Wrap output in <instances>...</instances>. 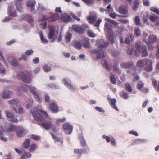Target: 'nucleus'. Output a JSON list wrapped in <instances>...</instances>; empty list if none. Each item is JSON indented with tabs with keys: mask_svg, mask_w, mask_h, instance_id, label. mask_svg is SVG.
I'll use <instances>...</instances> for the list:
<instances>
[{
	"mask_svg": "<svg viewBox=\"0 0 159 159\" xmlns=\"http://www.w3.org/2000/svg\"><path fill=\"white\" fill-rule=\"evenodd\" d=\"M39 111L42 114L43 116L39 114L37 111V109L34 108L33 110H30V114H31L34 119L38 121H42L45 118H47L48 115L46 111L42 110V107L41 106L37 107Z\"/></svg>",
	"mask_w": 159,
	"mask_h": 159,
	"instance_id": "1",
	"label": "nucleus"
},
{
	"mask_svg": "<svg viewBox=\"0 0 159 159\" xmlns=\"http://www.w3.org/2000/svg\"><path fill=\"white\" fill-rule=\"evenodd\" d=\"M135 47L136 49L135 51V54L136 56L137 57L140 55L143 57L147 56L148 55L146 48L145 46H141V42L138 41L136 42Z\"/></svg>",
	"mask_w": 159,
	"mask_h": 159,
	"instance_id": "2",
	"label": "nucleus"
},
{
	"mask_svg": "<svg viewBox=\"0 0 159 159\" xmlns=\"http://www.w3.org/2000/svg\"><path fill=\"white\" fill-rule=\"evenodd\" d=\"M18 100L17 98H15L8 101V103L11 105H13V109L17 113L23 114L24 113L22 107L18 105Z\"/></svg>",
	"mask_w": 159,
	"mask_h": 159,
	"instance_id": "3",
	"label": "nucleus"
},
{
	"mask_svg": "<svg viewBox=\"0 0 159 159\" xmlns=\"http://www.w3.org/2000/svg\"><path fill=\"white\" fill-rule=\"evenodd\" d=\"M104 30L106 35L109 38V41L111 44H113L114 43V40L111 26L110 24L106 23L105 24Z\"/></svg>",
	"mask_w": 159,
	"mask_h": 159,
	"instance_id": "4",
	"label": "nucleus"
},
{
	"mask_svg": "<svg viewBox=\"0 0 159 159\" xmlns=\"http://www.w3.org/2000/svg\"><path fill=\"white\" fill-rule=\"evenodd\" d=\"M18 76L20 77L22 81L26 83H30L32 80V73L30 71L27 72V74L21 72L17 74Z\"/></svg>",
	"mask_w": 159,
	"mask_h": 159,
	"instance_id": "5",
	"label": "nucleus"
},
{
	"mask_svg": "<svg viewBox=\"0 0 159 159\" xmlns=\"http://www.w3.org/2000/svg\"><path fill=\"white\" fill-rule=\"evenodd\" d=\"M29 89L30 92L32 93L34 95L35 99L38 102H41L42 101V100L40 99L39 96L38 95L36 92L37 89L35 87L29 85H26Z\"/></svg>",
	"mask_w": 159,
	"mask_h": 159,
	"instance_id": "6",
	"label": "nucleus"
},
{
	"mask_svg": "<svg viewBox=\"0 0 159 159\" xmlns=\"http://www.w3.org/2000/svg\"><path fill=\"white\" fill-rule=\"evenodd\" d=\"M48 109L53 113H57L59 111L58 107L57 104L56 102L54 100H52L49 102Z\"/></svg>",
	"mask_w": 159,
	"mask_h": 159,
	"instance_id": "7",
	"label": "nucleus"
},
{
	"mask_svg": "<svg viewBox=\"0 0 159 159\" xmlns=\"http://www.w3.org/2000/svg\"><path fill=\"white\" fill-rule=\"evenodd\" d=\"M120 66L121 68H131V70H133V71H136V67L135 66L133 62L131 61L122 63L120 64Z\"/></svg>",
	"mask_w": 159,
	"mask_h": 159,
	"instance_id": "8",
	"label": "nucleus"
},
{
	"mask_svg": "<svg viewBox=\"0 0 159 159\" xmlns=\"http://www.w3.org/2000/svg\"><path fill=\"white\" fill-rule=\"evenodd\" d=\"M119 12L121 14L124 15H117V16L119 17H127L128 16V10L127 8L125 6H120L118 8Z\"/></svg>",
	"mask_w": 159,
	"mask_h": 159,
	"instance_id": "9",
	"label": "nucleus"
},
{
	"mask_svg": "<svg viewBox=\"0 0 159 159\" xmlns=\"http://www.w3.org/2000/svg\"><path fill=\"white\" fill-rule=\"evenodd\" d=\"M27 131L21 126H17L16 131L17 136L19 137L24 136L27 133Z\"/></svg>",
	"mask_w": 159,
	"mask_h": 159,
	"instance_id": "10",
	"label": "nucleus"
},
{
	"mask_svg": "<svg viewBox=\"0 0 159 159\" xmlns=\"http://www.w3.org/2000/svg\"><path fill=\"white\" fill-rule=\"evenodd\" d=\"M61 20L65 23L71 22L72 20L71 16L67 13L62 14L61 17Z\"/></svg>",
	"mask_w": 159,
	"mask_h": 159,
	"instance_id": "11",
	"label": "nucleus"
},
{
	"mask_svg": "<svg viewBox=\"0 0 159 159\" xmlns=\"http://www.w3.org/2000/svg\"><path fill=\"white\" fill-rule=\"evenodd\" d=\"M91 52L92 53L97 54V58L98 59L104 58L106 57L104 51L102 50L94 49L92 50Z\"/></svg>",
	"mask_w": 159,
	"mask_h": 159,
	"instance_id": "12",
	"label": "nucleus"
},
{
	"mask_svg": "<svg viewBox=\"0 0 159 159\" xmlns=\"http://www.w3.org/2000/svg\"><path fill=\"white\" fill-rule=\"evenodd\" d=\"M107 99L111 107L116 111H118V109L116 105V99L115 98L111 99L109 95H107Z\"/></svg>",
	"mask_w": 159,
	"mask_h": 159,
	"instance_id": "13",
	"label": "nucleus"
},
{
	"mask_svg": "<svg viewBox=\"0 0 159 159\" xmlns=\"http://www.w3.org/2000/svg\"><path fill=\"white\" fill-rule=\"evenodd\" d=\"M6 114L7 117L8 118V120L12 122L17 123L18 121V120L16 118L13 114L11 112L7 111H6Z\"/></svg>",
	"mask_w": 159,
	"mask_h": 159,
	"instance_id": "14",
	"label": "nucleus"
},
{
	"mask_svg": "<svg viewBox=\"0 0 159 159\" xmlns=\"http://www.w3.org/2000/svg\"><path fill=\"white\" fill-rule=\"evenodd\" d=\"M20 19L21 20H26L30 23H32L33 21V18L32 16L28 14L21 15Z\"/></svg>",
	"mask_w": 159,
	"mask_h": 159,
	"instance_id": "15",
	"label": "nucleus"
},
{
	"mask_svg": "<svg viewBox=\"0 0 159 159\" xmlns=\"http://www.w3.org/2000/svg\"><path fill=\"white\" fill-rule=\"evenodd\" d=\"M63 128L65 130L67 131L66 133L68 134H70L73 130V126L72 125L67 123L63 125Z\"/></svg>",
	"mask_w": 159,
	"mask_h": 159,
	"instance_id": "16",
	"label": "nucleus"
},
{
	"mask_svg": "<svg viewBox=\"0 0 159 159\" xmlns=\"http://www.w3.org/2000/svg\"><path fill=\"white\" fill-rule=\"evenodd\" d=\"M72 28L74 31L77 32L80 34H81L84 33V29L80 26L77 25H73Z\"/></svg>",
	"mask_w": 159,
	"mask_h": 159,
	"instance_id": "17",
	"label": "nucleus"
},
{
	"mask_svg": "<svg viewBox=\"0 0 159 159\" xmlns=\"http://www.w3.org/2000/svg\"><path fill=\"white\" fill-rule=\"evenodd\" d=\"M52 123L51 121H46L39 125L43 127L45 129L49 130L52 126Z\"/></svg>",
	"mask_w": 159,
	"mask_h": 159,
	"instance_id": "18",
	"label": "nucleus"
},
{
	"mask_svg": "<svg viewBox=\"0 0 159 159\" xmlns=\"http://www.w3.org/2000/svg\"><path fill=\"white\" fill-rule=\"evenodd\" d=\"M145 70L147 72H150L152 70V62L151 60L147 59L145 60Z\"/></svg>",
	"mask_w": 159,
	"mask_h": 159,
	"instance_id": "19",
	"label": "nucleus"
},
{
	"mask_svg": "<svg viewBox=\"0 0 159 159\" xmlns=\"http://www.w3.org/2000/svg\"><path fill=\"white\" fill-rule=\"evenodd\" d=\"M68 79L64 78L63 79L62 82L64 84L67 86L68 89L72 91L74 89L73 86L71 84V82L68 80Z\"/></svg>",
	"mask_w": 159,
	"mask_h": 159,
	"instance_id": "20",
	"label": "nucleus"
},
{
	"mask_svg": "<svg viewBox=\"0 0 159 159\" xmlns=\"http://www.w3.org/2000/svg\"><path fill=\"white\" fill-rule=\"evenodd\" d=\"M9 15L12 17H16L17 16V14L15 10L14 7L13 6H10L8 10Z\"/></svg>",
	"mask_w": 159,
	"mask_h": 159,
	"instance_id": "21",
	"label": "nucleus"
},
{
	"mask_svg": "<svg viewBox=\"0 0 159 159\" xmlns=\"http://www.w3.org/2000/svg\"><path fill=\"white\" fill-rule=\"evenodd\" d=\"M50 31L48 34V38L50 39H52L55 34V29L53 25L49 26Z\"/></svg>",
	"mask_w": 159,
	"mask_h": 159,
	"instance_id": "22",
	"label": "nucleus"
},
{
	"mask_svg": "<svg viewBox=\"0 0 159 159\" xmlns=\"http://www.w3.org/2000/svg\"><path fill=\"white\" fill-rule=\"evenodd\" d=\"M97 44L98 45V47L101 48H106L108 44L103 39H101L99 42L98 41Z\"/></svg>",
	"mask_w": 159,
	"mask_h": 159,
	"instance_id": "23",
	"label": "nucleus"
},
{
	"mask_svg": "<svg viewBox=\"0 0 159 159\" xmlns=\"http://www.w3.org/2000/svg\"><path fill=\"white\" fill-rule=\"evenodd\" d=\"M157 37L155 35H152L150 36L148 40L147 41L146 39H143V40L148 44H149L151 43H153L156 41L157 40Z\"/></svg>",
	"mask_w": 159,
	"mask_h": 159,
	"instance_id": "24",
	"label": "nucleus"
},
{
	"mask_svg": "<svg viewBox=\"0 0 159 159\" xmlns=\"http://www.w3.org/2000/svg\"><path fill=\"white\" fill-rule=\"evenodd\" d=\"M97 18V16L96 14L93 15L88 16L87 17V19L89 20V22L93 24L96 20Z\"/></svg>",
	"mask_w": 159,
	"mask_h": 159,
	"instance_id": "25",
	"label": "nucleus"
},
{
	"mask_svg": "<svg viewBox=\"0 0 159 159\" xmlns=\"http://www.w3.org/2000/svg\"><path fill=\"white\" fill-rule=\"evenodd\" d=\"M59 16L58 14H52L49 17V22H54L59 19Z\"/></svg>",
	"mask_w": 159,
	"mask_h": 159,
	"instance_id": "26",
	"label": "nucleus"
},
{
	"mask_svg": "<svg viewBox=\"0 0 159 159\" xmlns=\"http://www.w3.org/2000/svg\"><path fill=\"white\" fill-rule=\"evenodd\" d=\"M82 43L83 44L84 47L85 48H89L90 46L89 43V39L86 38L81 41Z\"/></svg>",
	"mask_w": 159,
	"mask_h": 159,
	"instance_id": "27",
	"label": "nucleus"
},
{
	"mask_svg": "<svg viewBox=\"0 0 159 159\" xmlns=\"http://www.w3.org/2000/svg\"><path fill=\"white\" fill-rule=\"evenodd\" d=\"M11 93L10 92L9 90L8 89L5 90L2 95V98L4 99H9L10 98V95Z\"/></svg>",
	"mask_w": 159,
	"mask_h": 159,
	"instance_id": "28",
	"label": "nucleus"
},
{
	"mask_svg": "<svg viewBox=\"0 0 159 159\" xmlns=\"http://www.w3.org/2000/svg\"><path fill=\"white\" fill-rule=\"evenodd\" d=\"M149 18L151 21L152 22H157L159 20V17L156 14H153L150 16L149 17Z\"/></svg>",
	"mask_w": 159,
	"mask_h": 159,
	"instance_id": "29",
	"label": "nucleus"
},
{
	"mask_svg": "<svg viewBox=\"0 0 159 159\" xmlns=\"http://www.w3.org/2000/svg\"><path fill=\"white\" fill-rule=\"evenodd\" d=\"M72 45L76 49H80L81 48V44L80 42L78 41H75L72 42Z\"/></svg>",
	"mask_w": 159,
	"mask_h": 159,
	"instance_id": "30",
	"label": "nucleus"
},
{
	"mask_svg": "<svg viewBox=\"0 0 159 159\" xmlns=\"http://www.w3.org/2000/svg\"><path fill=\"white\" fill-rule=\"evenodd\" d=\"M30 141L28 139H26L22 144V147L25 148L27 149L30 146Z\"/></svg>",
	"mask_w": 159,
	"mask_h": 159,
	"instance_id": "31",
	"label": "nucleus"
},
{
	"mask_svg": "<svg viewBox=\"0 0 159 159\" xmlns=\"http://www.w3.org/2000/svg\"><path fill=\"white\" fill-rule=\"evenodd\" d=\"M17 126L12 124H10L7 128V131L9 132H11L13 131H16Z\"/></svg>",
	"mask_w": 159,
	"mask_h": 159,
	"instance_id": "32",
	"label": "nucleus"
},
{
	"mask_svg": "<svg viewBox=\"0 0 159 159\" xmlns=\"http://www.w3.org/2000/svg\"><path fill=\"white\" fill-rule=\"evenodd\" d=\"M31 154L29 152H25L23 155L22 156L20 159H27L30 158Z\"/></svg>",
	"mask_w": 159,
	"mask_h": 159,
	"instance_id": "33",
	"label": "nucleus"
},
{
	"mask_svg": "<svg viewBox=\"0 0 159 159\" xmlns=\"http://www.w3.org/2000/svg\"><path fill=\"white\" fill-rule=\"evenodd\" d=\"M118 64L117 62H114V63L113 64V71L114 72H118L120 73H121V71L119 70V68L117 67Z\"/></svg>",
	"mask_w": 159,
	"mask_h": 159,
	"instance_id": "34",
	"label": "nucleus"
},
{
	"mask_svg": "<svg viewBox=\"0 0 159 159\" xmlns=\"http://www.w3.org/2000/svg\"><path fill=\"white\" fill-rule=\"evenodd\" d=\"M72 34L69 31H68L65 35V39L66 43L69 42L70 41Z\"/></svg>",
	"mask_w": 159,
	"mask_h": 159,
	"instance_id": "35",
	"label": "nucleus"
},
{
	"mask_svg": "<svg viewBox=\"0 0 159 159\" xmlns=\"http://www.w3.org/2000/svg\"><path fill=\"white\" fill-rule=\"evenodd\" d=\"M102 65L105 68L108 70H110L111 69V66L108 64L107 61L105 60H103L102 62Z\"/></svg>",
	"mask_w": 159,
	"mask_h": 159,
	"instance_id": "36",
	"label": "nucleus"
},
{
	"mask_svg": "<svg viewBox=\"0 0 159 159\" xmlns=\"http://www.w3.org/2000/svg\"><path fill=\"white\" fill-rule=\"evenodd\" d=\"M144 62L145 61L144 60H139L137 63L136 66L138 67L142 68L144 66Z\"/></svg>",
	"mask_w": 159,
	"mask_h": 159,
	"instance_id": "37",
	"label": "nucleus"
},
{
	"mask_svg": "<svg viewBox=\"0 0 159 159\" xmlns=\"http://www.w3.org/2000/svg\"><path fill=\"white\" fill-rule=\"evenodd\" d=\"M111 75L110 76L111 82L113 84H115L116 83V80L114 75L112 73H110Z\"/></svg>",
	"mask_w": 159,
	"mask_h": 159,
	"instance_id": "38",
	"label": "nucleus"
},
{
	"mask_svg": "<svg viewBox=\"0 0 159 159\" xmlns=\"http://www.w3.org/2000/svg\"><path fill=\"white\" fill-rule=\"evenodd\" d=\"M35 5V2L34 0H30L29 1L27 4L28 7H31L32 9L34 7Z\"/></svg>",
	"mask_w": 159,
	"mask_h": 159,
	"instance_id": "39",
	"label": "nucleus"
},
{
	"mask_svg": "<svg viewBox=\"0 0 159 159\" xmlns=\"http://www.w3.org/2000/svg\"><path fill=\"white\" fill-rule=\"evenodd\" d=\"M22 3H20L18 2H16V6L18 11L20 12H22L23 9L22 7Z\"/></svg>",
	"mask_w": 159,
	"mask_h": 159,
	"instance_id": "40",
	"label": "nucleus"
},
{
	"mask_svg": "<svg viewBox=\"0 0 159 159\" xmlns=\"http://www.w3.org/2000/svg\"><path fill=\"white\" fill-rule=\"evenodd\" d=\"M38 148V145L35 143L31 144L30 145L29 150L30 152H32Z\"/></svg>",
	"mask_w": 159,
	"mask_h": 159,
	"instance_id": "41",
	"label": "nucleus"
},
{
	"mask_svg": "<svg viewBox=\"0 0 159 159\" xmlns=\"http://www.w3.org/2000/svg\"><path fill=\"white\" fill-rule=\"evenodd\" d=\"M43 70L46 72H48L50 71L51 70L50 66L48 64H45L43 67Z\"/></svg>",
	"mask_w": 159,
	"mask_h": 159,
	"instance_id": "42",
	"label": "nucleus"
},
{
	"mask_svg": "<svg viewBox=\"0 0 159 159\" xmlns=\"http://www.w3.org/2000/svg\"><path fill=\"white\" fill-rule=\"evenodd\" d=\"M120 95L121 97L123 98L124 99H127L129 98L128 93L124 91H122L120 92Z\"/></svg>",
	"mask_w": 159,
	"mask_h": 159,
	"instance_id": "43",
	"label": "nucleus"
},
{
	"mask_svg": "<svg viewBox=\"0 0 159 159\" xmlns=\"http://www.w3.org/2000/svg\"><path fill=\"white\" fill-rule=\"evenodd\" d=\"M125 89L129 92H132V89L130 84L128 83H126L125 84Z\"/></svg>",
	"mask_w": 159,
	"mask_h": 159,
	"instance_id": "44",
	"label": "nucleus"
},
{
	"mask_svg": "<svg viewBox=\"0 0 159 159\" xmlns=\"http://www.w3.org/2000/svg\"><path fill=\"white\" fill-rule=\"evenodd\" d=\"M27 85H25V86H22L19 87L18 88V90L19 91H23L24 92H26L27 91L28 89L27 87H28L26 86Z\"/></svg>",
	"mask_w": 159,
	"mask_h": 159,
	"instance_id": "45",
	"label": "nucleus"
},
{
	"mask_svg": "<svg viewBox=\"0 0 159 159\" xmlns=\"http://www.w3.org/2000/svg\"><path fill=\"white\" fill-rule=\"evenodd\" d=\"M134 50V47L133 46H130L129 48L127 49L126 52L128 55H131L132 54Z\"/></svg>",
	"mask_w": 159,
	"mask_h": 159,
	"instance_id": "46",
	"label": "nucleus"
},
{
	"mask_svg": "<svg viewBox=\"0 0 159 159\" xmlns=\"http://www.w3.org/2000/svg\"><path fill=\"white\" fill-rule=\"evenodd\" d=\"M139 4L138 0H135L134 1L133 5V9L134 11L136 10Z\"/></svg>",
	"mask_w": 159,
	"mask_h": 159,
	"instance_id": "47",
	"label": "nucleus"
},
{
	"mask_svg": "<svg viewBox=\"0 0 159 159\" xmlns=\"http://www.w3.org/2000/svg\"><path fill=\"white\" fill-rule=\"evenodd\" d=\"M47 22L46 21L41 22L39 25L40 27L42 29H45L47 28Z\"/></svg>",
	"mask_w": 159,
	"mask_h": 159,
	"instance_id": "48",
	"label": "nucleus"
},
{
	"mask_svg": "<svg viewBox=\"0 0 159 159\" xmlns=\"http://www.w3.org/2000/svg\"><path fill=\"white\" fill-rule=\"evenodd\" d=\"M140 19L139 16H136L134 20L135 23L137 25H139L140 24Z\"/></svg>",
	"mask_w": 159,
	"mask_h": 159,
	"instance_id": "49",
	"label": "nucleus"
},
{
	"mask_svg": "<svg viewBox=\"0 0 159 159\" xmlns=\"http://www.w3.org/2000/svg\"><path fill=\"white\" fill-rule=\"evenodd\" d=\"M84 151V150L82 149H75L74 150V152L76 154H81L83 153Z\"/></svg>",
	"mask_w": 159,
	"mask_h": 159,
	"instance_id": "50",
	"label": "nucleus"
},
{
	"mask_svg": "<svg viewBox=\"0 0 159 159\" xmlns=\"http://www.w3.org/2000/svg\"><path fill=\"white\" fill-rule=\"evenodd\" d=\"M42 16L43 17L42 19L39 20V21L47 20L49 22V17L44 15H43Z\"/></svg>",
	"mask_w": 159,
	"mask_h": 159,
	"instance_id": "51",
	"label": "nucleus"
},
{
	"mask_svg": "<svg viewBox=\"0 0 159 159\" xmlns=\"http://www.w3.org/2000/svg\"><path fill=\"white\" fill-rule=\"evenodd\" d=\"M134 34L136 36H138L140 35L141 33L139 31V29L138 28L135 29Z\"/></svg>",
	"mask_w": 159,
	"mask_h": 159,
	"instance_id": "52",
	"label": "nucleus"
},
{
	"mask_svg": "<svg viewBox=\"0 0 159 159\" xmlns=\"http://www.w3.org/2000/svg\"><path fill=\"white\" fill-rule=\"evenodd\" d=\"M30 137L34 140H38L40 139V137L39 136L33 134L31 135Z\"/></svg>",
	"mask_w": 159,
	"mask_h": 159,
	"instance_id": "53",
	"label": "nucleus"
},
{
	"mask_svg": "<svg viewBox=\"0 0 159 159\" xmlns=\"http://www.w3.org/2000/svg\"><path fill=\"white\" fill-rule=\"evenodd\" d=\"M143 85L144 84L141 81L139 82L138 83L137 86V89L140 90H142V89L143 87Z\"/></svg>",
	"mask_w": 159,
	"mask_h": 159,
	"instance_id": "54",
	"label": "nucleus"
},
{
	"mask_svg": "<svg viewBox=\"0 0 159 159\" xmlns=\"http://www.w3.org/2000/svg\"><path fill=\"white\" fill-rule=\"evenodd\" d=\"M40 37L41 40L44 43H47L48 42L47 40L44 38L43 33L42 32L40 33Z\"/></svg>",
	"mask_w": 159,
	"mask_h": 159,
	"instance_id": "55",
	"label": "nucleus"
},
{
	"mask_svg": "<svg viewBox=\"0 0 159 159\" xmlns=\"http://www.w3.org/2000/svg\"><path fill=\"white\" fill-rule=\"evenodd\" d=\"M84 2L88 5L92 4L94 2V0H82Z\"/></svg>",
	"mask_w": 159,
	"mask_h": 159,
	"instance_id": "56",
	"label": "nucleus"
},
{
	"mask_svg": "<svg viewBox=\"0 0 159 159\" xmlns=\"http://www.w3.org/2000/svg\"><path fill=\"white\" fill-rule=\"evenodd\" d=\"M105 20L108 22H110L112 23L114 25H117L118 24V23L115 21L114 20L111 19L109 18H106Z\"/></svg>",
	"mask_w": 159,
	"mask_h": 159,
	"instance_id": "57",
	"label": "nucleus"
},
{
	"mask_svg": "<svg viewBox=\"0 0 159 159\" xmlns=\"http://www.w3.org/2000/svg\"><path fill=\"white\" fill-rule=\"evenodd\" d=\"M150 10L156 13L157 14H159V10L155 7H151L150 9Z\"/></svg>",
	"mask_w": 159,
	"mask_h": 159,
	"instance_id": "58",
	"label": "nucleus"
},
{
	"mask_svg": "<svg viewBox=\"0 0 159 159\" xmlns=\"http://www.w3.org/2000/svg\"><path fill=\"white\" fill-rule=\"evenodd\" d=\"M49 87L52 88L57 89L58 86L54 83H50L48 84Z\"/></svg>",
	"mask_w": 159,
	"mask_h": 159,
	"instance_id": "59",
	"label": "nucleus"
},
{
	"mask_svg": "<svg viewBox=\"0 0 159 159\" xmlns=\"http://www.w3.org/2000/svg\"><path fill=\"white\" fill-rule=\"evenodd\" d=\"M87 34L89 37H95V34L91 31L88 30L87 31Z\"/></svg>",
	"mask_w": 159,
	"mask_h": 159,
	"instance_id": "60",
	"label": "nucleus"
},
{
	"mask_svg": "<svg viewBox=\"0 0 159 159\" xmlns=\"http://www.w3.org/2000/svg\"><path fill=\"white\" fill-rule=\"evenodd\" d=\"M51 135L52 138H53V139L55 141L57 142H59L60 141V139L59 138L55 136L53 133H51Z\"/></svg>",
	"mask_w": 159,
	"mask_h": 159,
	"instance_id": "61",
	"label": "nucleus"
},
{
	"mask_svg": "<svg viewBox=\"0 0 159 159\" xmlns=\"http://www.w3.org/2000/svg\"><path fill=\"white\" fill-rule=\"evenodd\" d=\"M45 100L46 102H50L51 101H50V97L48 94H46L45 96Z\"/></svg>",
	"mask_w": 159,
	"mask_h": 159,
	"instance_id": "62",
	"label": "nucleus"
},
{
	"mask_svg": "<svg viewBox=\"0 0 159 159\" xmlns=\"http://www.w3.org/2000/svg\"><path fill=\"white\" fill-rule=\"evenodd\" d=\"M34 51L32 50H27L25 52V54L28 56H30L33 53Z\"/></svg>",
	"mask_w": 159,
	"mask_h": 159,
	"instance_id": "63",
	"label": "nucleus"
},
{
	"mask_svg": "<svg viewBox=\"0 0 159 159\" xmlns=\"http://www.w3.org/2000/svg\"><path fill=\"white\" fill-rule=\"evenodd\" d=\"M71 15L72 17L75 20L78 21H80V19L75 14L72 13L71 14Z\"/></svg>",
	"mask_w": 159,
	"mask_h": 159,
	"instance_id": "64",
	"label": "nucleus"
}]
</instances>
